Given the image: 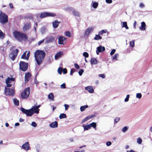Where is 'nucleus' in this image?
Returning a JSON list of instances; mask_svg holds the SVG:
<instances>
[{
  "mask_svg": "<svg viewBox=\"0 0 152 152\" xmlns=\"http://www.w3.org/2000/svg\"><path fill=\"white\" fill-rule=\"evenodd\" d=\"M45 55V53L42 50H37L34 52L35 60L38 65H40L42 63Z\"/></svg>",
  "mask_w": 152,
  "mask_h": 152,
  "instance_id": "1",
  "label": "nucleus"
},
{
  "mask_svg": "<svg viewBox=\"0 0 152 152\" xmlns=\"http://www.w3.org/2000/svg\"><path fill=\"white\" fill-rule=\"evenodd\" d=\"M13 35L15 38L19 42L26 41L28 39L27 35L22 32L15 31L13 33Z\"/></svg>",
  "mask_w": 152,
  "mask_h": 152,
  "instance_id": "2",
  "label": "nucleus"
},
{
  "mask_svg": "<svg viewBox=\"0 0 152 152\" xmlns=\"http://www.w3.org/2000/svg\"><path fill=\"white\" fill-rule=\"evenodd\" d=\"M56 15V14L54 13L44 12L41 13L40 17L41 18H43L47 17H54Z\"/></svg>",
  "mask_w": 152,
  "mask_h": 152,
  "instance_id": "3",
  "label": "nucleus"
},
{
  "mask_svg": "<svg viewBox=\"0 0 152 152\" xmlns=\"http://www.w3.org/2000/svg\"><path fill=\"white\" fill-rule=\"evenodd\" d=\"M28 64L24 61H20L19 64L20 69L23 72H25L27 69Z\"/></svg>",
  "mask_w": 152,
  "mask_h": 152,
  "instance_id": "4",
  "label": "nucleus"
},
{
  "mask_svg": "<svg viewBox=\"0 0 152 152\" xmlns=\"http://www.w3.org/2000/svg\"><path fill=\"white\" fill-rule=\"evenodd\" d=\"M19 51V50L18 49H16L15 50L12 51L10 53L9 56L12 61L15 60L18 54Z\"/></svg>",
  "mask_w": 152,
  "mask_h": 152,
  "instance_id": "5",
  "label": "nucleus"
},
{
  "mask_svg": "<svg viewBox=\"0 0 152 152\" xmlns=\"http://www.w3.org/2000/svg\"><path fill=\"white\" fill-rule=\"evenodd\" d=\"M8 16L5 14L1 13L0 14V22L1 23H4L8 22Z\"/></svg>",
  "mask_w": 152,
  "mask_h": 152,
  "instance_id": "6",
  "label": "nucleus"
},
{
  "mask_svg": "<svg viewBox=\"0 0 152 152\" xmlns=\"http://www.w3.org/2000/svg\"><path fill=\"white\" fill-rule=\"evenodd\" d=\"M20 110L23 113L25 114L28 116H31L33 114L31 109L29 110H26L21 107L20 108Z\"/></svg>",
  "mask_w": 152,
  "mask_h": 152,
  "instance_id": "7",
  "label": "nucleus"
},
{
  "mask_svg": "<svg viewBox=\"0 0 152 152\" xmlns=\"http://www.w3.org/2000/svg\"><path fill=\"white\" fill-rule=\"evenodd\" d=\"M4 91L6 95H14L15 94V91L13 89L5 87Z\"/></svg>",
  "mask_w": 152,
  "mask_h": 152,
  "instance_id": "8",
  "label": "nucleus"
},
{
  "mask_svg": "<svg viewBox=\"0 0 152 152\" xmlns=\"http://www.w3.org/2000/svg\"><path fill=\"white\" fill-rule=\"evenodd\" d=\"M15 79L14 78L12 77L10 78L9 77H7V79L6 80V83L7 84V87H10L12 85V84L11 83L12 82H14Z\"/></svg>",
  "mask_w": 152,
  "mask_h": 152,
  "instance_id": "9",
  "label": "nucleus"
},
{
  "mask_svg": "<svg viewBox=\"0 0 152 152\" xmlns=\"http://www.w3.org/2000/svg\"><path fill=\"white\" fill-rule=\"evenodd\" d=\"M66 38L64 37L60 36L58 38V43L60 45H63L66 42Z\"/></svg>",
  "mask_w": 152,
  "mask_h": 152,
  "instance_id": "10",
  "label": "nucleus"
},
{
  "mask_svg": "<svg viewBox=\"0 0 152 152\" xmlns=\"http://www.w3.org/2000/svg\"><path fill=\"white\" fill-rule=\"evenodd\" d=\"M40 106L39 105L37 106H34L31 109L33 114L35 113L37 114L39 113V108Z\"/></svg>",
  "mask_w": 152,
  "mask_h": 152,
  "instance_id": "11",
  "label": "nucleus"
},
{
  "mask_svg": "<svg viewBox=\"0 0 152 152\" xmlns=\"http://www.w3.org/2000/svg\"><path fill=\"white\" fill-rule=\"evenodd\" d=\"M31 24L30 21L28 23H25L23 27V29L24 31H28L30 28Z\"/></svg>",
  "mask_w": 152,
  "mask_h": 152,
  "instance_id": "12",
  "label": "nucleus"
},
{
  "mask_svg": "<svg viewBox=\"0 0 152 152\" xmlns=\"http://www.w3.org/2000/svg\"><path fill=\"white\" fill-rule=\"evenodd\" d=\"M30 91V87H28L25 89L21 93V95H29Z\"/></svg>",
  "mask_w": 152,
  "mask_h": 152,
  "instance_id": "13",
  "label": "nucleus"
},
{
  "mask_svg": "<svg viewBox=\"0 0 152 152\" xmlns=\"http://www.w3.org/2000/svg\"><path fill=\"white\" fill-rule=\"evenodd\" d=\"M93 30V28L92 27H89L86 29L85 31V35L88 36L91 32Z\"/></svg>",
  "mask_w": 152,
  "mask_h": 152,
  "instance_id": "14",
  "label": "nucleus"
},
{
  "mask_svg": "<svg viewBox=\"0 0 152 152\" xmlns=\"http://www.w3.org/2000/svg\"><path fill=\"white\" fill-rule=\"evenodd\" d=\"M31 75V73L29 72H27L25 74V83H27L30 79Z\"/></svg>",
  "mask_w": 152,
  "mask_h": 152,
  "instance_id": "15",
  "label": "nucleus"
},
{
  "mask_svg": "<svg viewBox=\"0 0 152 152\" xmlns=\"http://www.w3.org/2000/svg\"><path fill=\"white\" fill-rule=\"evenodd\" d=\"M105 48L104 47H102V46H99L97 48V50L96 53L97 54H99V53H100L102 51H104Z\"/></svg>",
  "mask_w": 152,
  "mask_h": 152,
  "instance_id": "16",
  "label": "nucleus"
},
{
  "mask_svg": "<svg viewBox=\"0 0 152 152\" xmlns=\"http://www.w3.org/2000/svg\"><path fill=\"white\" fill-rule=\"evenodd\" d=\"M22 147L25 150H28L29 148V145L28 142H26L22 145Z\"/></svg>",
  "mask_w": 152,
  "mask_h": 152,
  "instance_id": "17",
  "label": "nucleus"
},
{
  "mask_svg": "<svg viewBox=\"0 0 152 152\" xmlns=\"http://www.w3.org/2000/svg\"><path fill=\"white\" fill-rule=\"evenodd\" d=\"M60 23V22L58 21L57 20H55L53 23V27L55 28H57L58 27L59 24Z\"/></svg>",
  "mask_w": 152,
  "mask_h": 152,
  "instance_id": "18",
  "label": "nucleus"
},
{
  "mask_svg": "<svg viewBox=\"0 0 152 152\" xmlns=\"http://www.w3.org/2000/svg\"><path fill=\"white\" fill-rule=\"evenodd\" d=\"M85 90L88 91L90 93H93L94 92V90L92 86H88L85 88Z\"/></svg>",
  "mask_w": 152,
  "mask_h": 152,
  "instance_id": "19",
  "label": "nucleus"
},
{
  "mask_svg": "<svg viewBox=\"0 0 152 152\" xmlns=\"http://www.w3.org/2000/svg\"><path fill=\"white\" fill-rule=\"evenodd\" d=\"M63 55V53L62 51H59L57 53L55 56V59H58V58L61 57Z\"/></svg>",
  "mask_w": 152,
  "mask_h": 152,
  "instance_id": "20",
  "label": "nucleus"
},
{
  "mask_svg": "<svg viewBox=\"0 0 152 152\" xmlns=\"http://www.w3.org/2000/svg\"><path fill=\"white\" fill-rule=\"evenodd\" d=\"M50 126L53 128H56L58 127V123L56 121L50 124Z\"/></svg>",
  "mask_w": 152,
  "mask_h": 152,
  "instance_id": "21",
  "label": "nucleus"
},
{
  "mask_svg": "<svg viewBox=\"0 0 152 152\" xmlns=\"http://www.w3.org/2000/svg\"><path fill=\"white\" fill-rule=\"evenodd\" d=\"M91 63L92 64H96L98 63V61L96 59L94 58H91L90 60Z\"/></svg>",
  "mask_w": 152,
  "mask_h": 152,
  "instance_id": "22",
  "label": "nucleus"
},
{
  "mask_svg": "<svg viewBox=\"0 0 152 152\" xmlns=\"http://www.w3.org/2000/svg\"><path fill=\"white\" fill-rule=\"evenodd\" d=\"M146 25L145 22H142L141 23V26L140 27V28L141 30H145V26Z\"/></svg>",
  "mask_w": 152,
  "mask_h": 152,
  "instance_id": "23",
  "label": "nucleus"
},
{
  "mask_svg": "<svg viewBox=\"0 0 152 152\" xmlns=\"http://www.w3.org/2000/svg\"><path fill=\"white\" fill-rule=\"evenodd\" d=\"M90 128L91 127H93L94 129L95 130L96 129V123L95 122H92L91 123L89 124Z\"/></svg>",
  "mask_w": 152,
  "mask_h": 152,
  "instance_id": "24",
  "label": "nucleus"
},
{
  "mask_svg": "<svg viewBox=\"0 0 152 152\" xmlns=\"http://www.w3.org/2000/svg\"><path fill=\"white\" fill-rule=\"evenodd\" d=\"M13 102L14 104L16 106H18L19 105V101L16 98L13 99Z\"/></svg>",
  "mask_w": 152,
  "mask_h": 152,
  "instance_id": "25",
  "label": "nucleus"
},
{
  "mask_svg": "<svg viewBox=\"0 0 152 152\" xmlns=\"http://www.w3.org/2000/svg\"><path fill=\"white\" fill-rule=\"evenodd\" d=\"M102 39V37L100 36V35L96 34L95 37H94V39L95 40H98L101 39Z\"/></svg>",
  "mask_w": 152,
  "mask_h": 152,
  "instance_id": "26",
  "label": "nucleus"
},
{
  "mask_svg": "<svg viewBox=\"0 0 152 152\" xmlns=\"http://www.w3.org/2000/svg\"><path fill=\"white\" fill-rule=\"evenodd\" d=\"M83 126L84 128V130L85 131L88 130V129L90 128L89 124L85 126L83 125Z\"/></svg>",
  "mask_w": 152,
  "mask_h": 152,
  "instance_id": "27",
  "label": "nucleus"
},
{
  "mask_svg": "<svg viewBox=\"0 0 152 152\" xmlns=\"http://www.w3.org/2000/svg\"><path fill=\"white\" fill-rule=\"evenodd\" d=\"M122 27H125L127 29H129V27L127 26V23L126 22H123Z\"/></svg>",
  "mask_w": 152,
  "mask_h": 152,
  "instance_id": "28",
  "label": "nucleus"
},
{
  "mask_svg": "<svg viewBox=\"0 0 152 152\" xmlns=\"http://www.w3.org/2000/svg\"><path fill=\"white\" fill-rule=\"evenodd\" d=\"M59 118L60 119L66 118V116L65 114L62 113L59 115Z\"/></svg>",
  "mask_w": 152,
  "mask_h": 152,
  "instance_id": "29",
  "label": "nucleus"
},
{
  "mask_svg": "<svg viewBox=\"0 0 152 152\" xmlns=\"http://www.w3.org/2000/svg\"><path fill=\"white\" fill-rule=\"evenodd\" d=\"M88 107L87 105L81 106L80 107V111L82 112L84 111L85 109Z\"/></svg>",
  "mask_w": 152,
  "mask_h": 152,
  "instance_id": "30",
  "label": "nucleus"
},
{
  "mask_svg": "<svg viewBox=\"0 0 152 152\" xmlns=\"http://www.w3.org/2000/svg\"><path fill=\"white\" fill-rule=\"evenodd\" d=\"M90 119L89 117L88 116L86 117L84 119H83L81 123L83 124L85 122L87 121L88 120H89Z\"/></svg>",
  "mask_w": 152,
  "mask_h": 152,
  "instance_id": "31",
  "label": "nucleus"
},
{
  "mask_svg": "<svg viewBox=\"0 0 152 152\" xmlns=\"http://www.w3.org/2000/svg\"><path fill=\"white\" fill-rule=\"evenodd\" d=\"M129 45L131 47H133L134 45V40H133L130 42Z\"/></svg>",
  "mask_w": 152,
  "mask_h": 152,
  "instance_id": "32",
  "label": "nucleus"
},
{
  "mask_svg": "<svg viewBox=\"0 0 152 152\" xmlns=\"http://www.w3.org/2000/svg\"><path fill=\"white\" fill-rule=\"evenodd\" d=\"M72 14L74 15L75 16H79V13L77 11L74 10L72 11Z\"/></svg>",
  "mask_w": 152,
  "mask_h": 152,
  "instance_id": "33",
  "label": "nucleus"
},
{
  "mask_svg": "<svg viewBox=\"0 0 152 152\" xmlns=\"http://www.w3.org/2000/svg\"><path fill=\"white\" fill-rule=\"evenodd\" d=\"M4 37V34L0 29V38H3Z\"/></svg>",
  "mask_w": 152,
  "mask_h": 152,
  "instance_id": "34",
  "label": "nucleus"
},
{
  "mask_svg": "<svg viewBox=\"0 0 152 152\" xmlns=\"http://www.w3.org/2000/svg\"><path fill=\"white\" fill-rule=\"evenodd\" d=\"M142 142V139L140 138H138L137 139V142L139 144H141Z\"/></svg>",
  "mask_w": 152,
  "mask_h": 152,
  "instance_id": "35",
  "label": "nucleus"
},
{
  "mask_svg": "<svg viewBox=\"0 0 152 152\" xmlns=\"http://www.w3.org/2000/svg\"><path fill=\"white\" fill-rule=\"evenodd\" d=\"M26 51L23 53L21 57L22 58L26 59Z\"/></svg>",
  "mask_w": 152,
  "mask_h": 152,
  "instance_id": "36",
  "label": "nucleus"
},
{
  "mask_svg": "<svg viewBox=\"0 0 152 152\" xmlns=\"http://www.w3.org/2000/svg\"><path fill=\"white\" fill-rule=\"evenodd\" d=\"M62 70L63 68L62 67H59L58 69V72L59 74L61 75L62 73Z\"/></svg>",
  "mask_w": 152,
  "mask_h": 152,
  "instance_id": "37",
  "label": "nucleus"
},
{
  "mask_svg": "<svg viewBox=\"0 0 152 152\" xmlns=\"http://www.w3.org/2000/svg\"><path fill=\"white\" fill-rule=\"evenodd\" d=\"M120 118L119 117H116L114 119V124H116L120 120Z\"/></svg>",
  "mask_w": 152,
  "mask_h": 152,
  "instance_id": "38",
  "label": "nucleus"
},
{
  "mask_svg": "<svg viewBox=\"0 0 152 152\" xmlns=\"http://www.w3.org/2000/svg\"><path fill=\"white\" fill-rule=\"evenodd\" d=\"M118 53H116L115 54L113 57V59L117 60V57L118 56Z\"/></svg>",
  "mask_w": 152,
  "mask_h": 152,
  "instance_id": "39",
  "label": "nucleus"
},
{
  "mask_svg": "<svg viewBox=\"0 0 152 152\" xmlns=\"http://www.w3.org/2000/svg\"><path fill=\"white\" fill-rule=\"evenodd\" d=\"M83 56L85 58H88L89 56L88 53L87 52H84L83 53Z\"/></svg>",
  "mask_w": 152,
  "mask_h": 152,
  "instance_id": "40",
  "label": "nucleus"
},
{
  "mask_svg": "<svg viewBox=\"0 0 152 152\" xmlns=\"http://www.w3.org/2000/svg\"><path fill=\"white\" fill-rule=\"evenodd\" d=\"M128 128L126 126L124 127L122 129V131L124 133L126 132L128 130Z\"/></svg>",
  "mask_w": 152,
  "mask_h": 152,
  "instance_id": "41",
  "label": "nucleus"
},
{
  "mask_svg": "<svg viewBox=\"0 0 152 152\" xmlns=\"http://www.w3.org/2000/svg\"><path fill=\"white\" fill-rule=\"evenodd\" d=\"M106 33V31L104 30H102L100 31H99L98 34L99 35H102L104 33Z\"/></svg>",
  "mask_w": 152,
  "mask_h": 152,
  "instance_id": "42",
  "label": "nucleus"
},
{
  "mask_svg": "<svg viewBox=\"0 0 152 152\" xmlns=\"http://www.w3.org/2000/svg\"><path fill=\"white\" fill-rule=\"evenodd\" d=\"M66 36H67L69 37H70L71 36V34L70 32L69 31H66Z\"/></svg>",
  "mask_w": 152,
  "mask_h": 152,
  "instance_id": "43",
  "label": "nucleus"
},
{
  "mask_svg": "<svg viewBox=\"0 0 152 152\" xmlns=\"http://www.w3.org/2000/svg\"><path fill=\"white\" fill-rule=\"evenodd\" d=\"M98 6V3L97 2H94L93 4V7L94 8H96Z\"/></svg>",
  "mask_w": 152,
  "mask_h": 152,
  "instance_id": "44",
  "label": "nucleus"
},
{
  "mask_svg": "<svg viewBox=\"0 0 152 152\" xmlns=\"http://www.w3.org/2000/svg\"><path fill=\"white\" fill-rule=\"evenodd\" d=\"M48 96V99L54 101V96Z\"/></svg>",
  "mask_w": 152,
  "mask_h": 152,
  "instance_id": "45",
  "label": "nucleus"
},
{
  "mask_svg": "<svg viewBox=\"0 0 152 152\" xmlns=\"http://www.w3.org/2000/svg\"><path fill=\"white\" fill-rule=\"evenodd\" d=\"M66 10H67V11L68 12H70V11H72L74 10V8L72 7H70L69 8H67L66 9Z\"/></svg>",
  "mask_w": 152,
  "mask_h": 152,
  "instance_id": "46",
  "label": "nucleus"
},
{
  "mask_svg": "<svg viewBox=\"0 0 152 152\" xmlns=\"http://www.w3.org/2000/svg\"><path fill=\"white\" fill-rule=\"evenodd\" d=\"M76 71L75 69L73 68L71 69L70 70V75H72L73 73Z\"/></svg>",
  "mask_w": 152,
  "mask_h": 152,
  "instance_id": "47",
  "label": "nucleus"
},
{
  "mask_svg": "<svg viewBox=\"0 0 152 152\" xmlns=\"http://www.w3.org/2000/svg\"><path fill=\"white\" fill-rule=\"evenodd\" d=\"M60 87L61 88H66V84L65 83H63L60 86Z\"/></svg>",
  "mask_w": 152,
  "mask_h": 152,
  "instance_id": "48",
  "label": "nucleus"
},
{
  "mask_svg": "<svg viewBox=\"0 0 152 152\" xmlns=\"http://www.w3.org/2000/svg\"><path fill=\"white\" fill-rule=\"evenodd\" d=\"M31 125L34 127H36L37 126V124L35 122H32L31 123Z\"/></svg>",
  "mask_w": 152,
  "mask_h": 152,
  "instance_id": "49",
  "label": "nucleus"
},
{
  "mask_svg": "<svg viewBox=\"0 0 152 152\" xmlns=\"http://www.w3.org/2000/svg\"><path fill=\"white\" fill-rule=\"evenodd\" d=\"M83 72H84V70L83 69H81L78 72L79 75L80 76H81L82 75Z\"/></svg>",
  "mask_w": 152,
  "mask_h": 152,
  "instance_id": "50",
  "label": "nucleus"
},
{
  "mask_svg": "<svg viewBox=\"0 0 152 152\" xmlns=\"http://www.w3.org/2000/svg\"><path fill=\"white\" fill-rule=\"evenodd\" d=\"M64 106L65 107V110H67L69 108V105L66 104H64Z\"/></svg>",
  "mask_w": 152,
  "mask_h": 152,
  "instance_id": "51",
  "label": "nucleus"
},
{
  "mask_svg": "<svg viewBox=\"0 0 152 152\" xmlns=\"http://www.w3.org/2000/svg\"><path fill=\"white\" fill-rule=\"evenodd\" d=\"M99 76L102 78H104L105 77V75L104 74H100L99 75Z\"/></svg>",
  "mask_w": 152,
  "mask_h": 152,
  "instance_id": "52",
  "label": "nucleus"
},
{
  "mask_svg": "<svg viewBox=\"0 0 152 152\" xmlns=\"http://www.w3.org/2000/svg\"><path fill=\"white\" fill-rule=\"evenodd\" d=\"M115 49H113L112 50V51H111V52H110V55H113V54H114V53H115Z\"/></svg>",
  "mask_w": 152,
  "mask_h": 152,
  "instance_id": "53",
  "label": "nucleus"
},
{
  "mask_svg": "<svg viewBox=\"0 0 152 152\" xmlns=\"http://www.w3.org/2000/svg\"><path fill=\"white\" fill-rule=\"evenodd\" d=\"M64 74H66L67 73V70L66 68L63 69L62 71Z\"/></svg>",
  "mask_w": 152,
  "mask_h": 152,
  "instance_id": "54",
  "label": "nucleus"
},
{
  "mask_svg": "<svg viewBox=\"0 0 152 152\" xmlns=\"http://www.w3.org/2000/svg\"><path fill=\"white\" fill-rule=\"evenodd\" d=\"M112 144V143L110 141H108L106 143V145L107 146H110Z\"/></svg>",
  "mask_w": 152,
  "mask_h": 152,
  "instance_id": "55",
  "label": "nucleus"
},
{
  "mask_svg": "<svg viewBox=\"0 0 152 152\" xmlns=\"http://www.w3.org/2000/svg\"><path fill=\"white\" fill-rule=\"evenodd\" d=\"M129 96H126V98L124 99L125 102H127L129 101Z\"/></svg>",
  "mask_w": 152,
  "mask_h": 152,
  "instance_id": "56",
  "label": "nucleus"
},
{
  "mask_svg": "<svg viewBox=\"0 0 152 152\" xmlns=\"http://www.w3.org/2000/svg\"><path fill=\"white\" fill-rule=\"evenodd\" d=\"M75 67L77 69H79L80 68V66L77 64L75 63L74 64Z\"/></svg>",
  "mask_w": 152,
  "mask_h": 152,
  "instance_id": "57",
  "label": "nucleus"
},
{
  "mask_svg": "<svg viewBox=\"0 0 152 152\" xmlns=\"http://www.w3.org/2000/svg\"><path fill=\"white\" fill-rule=\"evenodd\" d=\"M44 41V39H43L42 40L39 41L38 42V45H40L41 44L43 43Z\"/></svg>",
  "mask_w": 152,
  "mask_h": 152,
  "instance_id": "58",
  "label": "nucleus"
},
{
  "mask_svg": "<svg viewBox=\"0 0 152 152\" xmlns=\"http://www.w3.org/2000/svg\"><path fill=\"white\" fill-rule=\"evenodd\" d=\"M30 56V52L28 51L26 55V60H28V59L29 57Z\"/></svg>",
  "mask_w": 152,
  "mask_h": 152,
  "instance_id": "59",
  "label": "nucleus"
},
{
  "mask_svg": "<svg viewBox=\"0 0 152 152\" xmlns=\"http://www.w3.org/2000/svg\"><path fill=\"white\" fill-rule=\"evenodd\" d=\"M106 3L108 4L111 3L112 2V0H106Z\"/></svg>",
  "mask_w": 152,
  "mask_h": 152,
  "instance_id": "60",
  "label": "nucleus"
},
{
  "mask_svg": "<svg viewBox=\"0 0 152 152\" xmlns=\"http://www.w3.org/2000/svg\"><path fill=\"white\" fill-rule=\"evenodd\" d=\"M22 98L26 99L29 96H21Z\"/></svg>",
  "mask_w": 152,
  "mask_h": 152,
  "instance_id": "61",
  "label": "nucleus"
},
{
  "mask_svg": "<svg viewBox=\"0 0 152 152\" xmlns=\"http://www.w3.org/2000/svg\"><path fill=\"white\" fill-rule=\"evenodd\" d=\"M144 5L142 3H140V7L141 8H143L144 7Z\"/></svg>",
  "mask_w": 152,
  "mask_h": 152,
  "instance_id": "62",
  "label": "nucleus"
},
{
  "mask_svg": "<svg viewBox=\"0 0 152 152\" xmlns=\"http://www.w3.org/2000/svg\"><path fill=\"white\" fill-rule=\"evenodd\" d=\"M96 115L95 114L92 115H91L88 116L89 117L90 119H91V118H94L95 117Z\"/></svg>",
  "mask_w": 152,
  "mask_h": 152,
  "instance_id": "63",
  "label": "nucleus"
},
{
  "mask_svg": "<svg viewBox=\"0 0 152 152\" xmlns=\"http://www.w3.org/2000/svg\"><path fill=\"white\" fill-rule=\"evenodd\" d=\"M34 81H35V84H36V85H38V82L37 79L36 77H35V78Z\"/></svg>",
  "mask_w": 152,
  "mask_h": 152,
  "instance_id": "64",
  "label": "nucleus"
}]
</instances>
